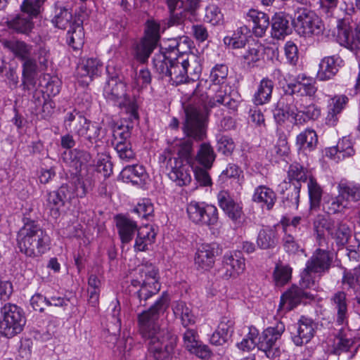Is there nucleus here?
<instances>
[{"label":"nucleus","mask_w":360,"mask_h":360,"mask_svg":"<svg viewBox=\"0 0 360 360\" xmlns=\"http://www.w3.org/2000/svg\"><path fill=\"white\" fill-rule=\"evenodd\" d=\"M202 103H191L185 108V120L182 131L186 139L178 141V157H171L166 160V170L169 178L176 185L183 186L191 181L193 165V141H200L206 137L205 120L212 110H216L215 115L224 117V121L231 122V117L225 118V112L232 114L237 111L239 102L219 89L207 102L201 98Z\"/></svg>","instance_id":"1"},{"label":"nucleus","mask_w":360,"mask_h":360,"mask_svg":"<svg viewBox=\"0 0 360 360\" xmlns=\"http://www.w3.org/2000/svg\"><path fill=\"white\" fill-rule=\"evenodd\" d=\"M170 298L167 292L147 310L139 313L137 316L139 331L147 344L148 355L155 360H168L175 347L176 338L170 333L161 328L158 320L169 307Z\"/></svg>","instance_id":"2"},{"label":"nucleus","mask_w":360,"mask_h":360,"mask_svg":"<svg viewBox=\"0 0 360 360\" xmlns=\"http://www.w3.org/2000/svg\"><path fill=\"white\" fill-rule=\"evenodd\" d=\"M63 128L78 136L82 148H90L103 138L101 124L88 120L75 109L66 113Z\"/></svg>","instance_id":"3"},{"label":"nucleus","mask_w":360,"mask_h":360,"mask_svg":"<svg viewBox=\"0 0 360 360\" xmlns=\"http://www.w3.org/2000/svg\"><path fill=\"white\" fill-rule=\"evenodd\" d=\"M49 244L46 232L37 222L27 219L17 236L20 252L28 257H39L45 253Z\"/></svg>","instance_id":"4"},{"label":"nucleus","mask_w":360,"mask_h":360,"mask_svg":"<svg viewBox=\"0 0 360 360\" xmlns=\"http://www.w3.org/2000/svg\"><path fill=\"white\" fill-rule=\"evenodd\" d=\"M140 280L132 279L131 285L139 289L132 295V301H137L139 306L145 307L148 300L160 290L158 269L151 263L143 264L138 268Z\"/></svg>","instance_id":"5"},{"label":"nucleus","mask_w":360,"mask_h":360,"mask_svg":"<svg viewBox=\"0 0 360 360\" xmlns=\"http://www.w3.org/2000/svg\"><path fill=\"white\" fill-rule=\"evenodd\" d=\"M103 96L120 108H124L132 122L139 120L136 100L127 94V84L117 76L111 77L103 89Z\"/></svg>","instance_id":"6"},{"label":"nucleus","mask_w":360,"mask_h":360,"mask_svg":"<svg viewBox=\"0 0 360 360\" xmlns=\"http://www.w3.org/2000/svg\"><path fill=\"white\" fill-rule=\"evenodd\" d=\"M332 262L333 255L329 251L316 249L306 262L300 284L306 288L315 287L316 279L329 271Z\"/></svg>","instance_id":"7"},{"label":"nucleus","mask_w":360,"mask_h":360,"mask_svg":"<svg viewBox=\"0 0 360 360\" xmlns=\"http://www.w3.org/2000/svg\"><path fill=\"white\" fill-rule=\"evenodd\" d=\"M162 53H155L153 58L155 71L162 79L168 78L172 85L188 82V75L185 69L184 56L170 58Z\"/></svg>","instance_id":"8"},{"label":"nucleus","mask_w":360,"mask_h":360,"mask_svg":"<svg viewBox=\"0 0 360 360\" xmlns=\"http://www.w3.org/2000/svg\"><path fill=\"white\" fill-rule=\"evenodd\" d=\"M314 229L319 236L323 229L334 240L339 248H342L349 241L352 231L349 226L340 220H335L330 217L319 214L314 221Z\"/></svg>","instance_id":"9"},{"label":"nucleus","mask_w":360,"mask_h":360,"mask_svg":"<svg viewBox=\"0 0 360 360\" xmlns=\"http://www.w3.org/2000/svg\"><path fill=\"white\" fill-rule=\"evenodd\" d=\"M0 333L11 338L20 333L26 323L23 309L14 304L7 303L1 308Z\"/></svg>","instance_id":"10"},{"label":"nucleus","mask_w":360,"mask_h":360,"mask_svg":"<svg viewBox=\"0 0 360 360\" xmlns=\"http://www.w3.org/2000/svg\"><path fill=\"white\" fill-rule=\"evenodd\" d=\"M295 27L297 33L304 37L319 35L324 30L321 18L307 8L298 7L295 14Z\"/></svg>","instance_id":"11"},{"label":"nucleus","mask_w":360,"mask_h":360,"mask_svg":"<svg viewBox=\"0 0 360 360\" xmlns=\"http://www.w3.org/2000/svg\"><path fill=\"white\" fill-rule=\"evenodd\" d=\"M186 212L189 219L200 226H214L219 220L217 208L205 202L191 201L187 205Z\"/></svg>","instance_id":"12"},{"label":"nucleus","mask_w":360,"mask_h":360,"mask_svg":"<svg viewBox=\"0 0 360 360\" xmlns=\"http://www.w3.org/2000/svg\"><path fill=\"white\" fill-rule=\"evenodd\" d=\"M284 330V324L278 322L274 326L266 328L259 336L257 347L263 351L268 358L274 359L280 356V339Z\"/></svg>","instance_id":"13"},{"label":"nucleus","mask_w":360,"mask_h":360,"mask_svg":"<svg viewBox=\"0 0 360 360\" xmlns=\"http://www.w3.org/2000/svg\"><path fill=\"white\" fill-rule=\"evenodd\" d=\"M160 25L150 20L147 22V28L144 37L136 44L134 48V58L140 63H146L155 48L158 45L160 39Z\"/></svg>","instance_id":"14"},{"label":"nucleus","mask_w":360,"mask_h":360,"mask_svg":"<svg viewBox=\"0 0 360 360\" xmlns=\"http://www.w3.org/2000/svg\"><path fill=\"white\" fill-rule=\"evenodd\" d=\"M300 285H292L281 295L278 310L289 311L301 303L314 299V295L305 290L311 288Z\"/></svg>","instance_id":"15"},{"label":"nucleus","mask_w":360,"mask_h":360,"mask_svg":"<svg viewBox=\"0 0 360 360\" xmlns=\"http://www.w3.org/2000/svg\"><path fill=\"white\" fill-rule=\"evenodd\" d=\"M217 201L219 207L233 224L237 226H240L243 224L245 217L243 206L234 200L229 192L227 191L219 192Z\"/></svg>","instance_id":"16"},{"label":"nucleus","mask_w":360,"mask_h":360,"mask_svg":"<svg viewBox=\"0 0 360 360\" xmlns=\"http://www.w3.org/2000/svg\"><path fill=\"white\" fill-rule=\"evenodd\" d=\"M223 266L219 270L220 276L229 279L242 274L245 269V258L240 252H229L223 256Z\"/></svg>","instance_id":"17"},{"label":"nucleus","mask_w":360,"mask_h":360,"mask_svg":"<svg viewBox=\"0 0 360 360\" xmlns=\"http://www.w3.org/2000/svg\"><path fill=\"white\" fill-rule=\"evenodd\" d=\"M219 253L220 249L217 243H202L198 245L195 254V264L198 269L210 270L214 264L215 257Z\"/></svg>","instance_id":"18"},{"label":"nucleus","mask_w":360,"mask_h":360,"mask_svg":"<svg viewBox=\"0 0 360 360\" xmlns=\"http://www.w3.org/2000/svg\"><path fill=\"white\" fill-rule=\"evenodd\" d=\"M293 94L292 91L285 92L278 101L276 110L277 112L274 113V117L278 122H284L287 115L291 117L296 124L297 115H300L302 103L295 101Z\"/></svg>","instance_id":"19"},{"label":"nucleus","mask_w":360,"mask_h":360,"mask_svg":"<svg viewBox=\"0 0 360 360\" xmlns=\"http://www.w3.org/2000/svg\"><path fill=\"white\" fill-rule=\"evenodd\" d=\"M170 12L169 26L181 25L185 19L183 11H194L198 6V0H167Z\"/></svg>","instance_id":"20"},{"label":"nucleus","mask_w":360,"mask_h":360,"mask_svg":"<svg viewBox=\"0 0 360 360\" xmlns=\"http://www.w3.org/2000/svg\"><path fill=\"white\" fill-rule=\"evenodd\" d=\"M317 324L313 319L302 316L292 332V340L297 346L308 343L314 336Z\"/></svg>","instance_id":"21"},{"label":"nucleus","mask_w":360,"mask_h":360,"mask_svg":"<svg viewBox=\"0 0 360 360\" xmlns=\"http://www.w3.org/2000/svg\"><path fill=\"white\" fill-rule=\"evenodd\" d=\"M330 304L335 313V323L341 326H347L349 312L346 293L343 291L334 293L330 297Z\"/></svg>","instance_id":"22"},{"label":"nucleus","mask_w":360,"mask_h":360,"mask_svg":"<svg viewBox=\"0 0 360 360\" xmlns=\"http://www.w3.org/2000/svg\"><path fill=\"white\" fill-rule=\"evenodd\" d=\"M103 63L97 58H84L77 68V75L82 78H86L84 82L89 83L94 77L101 75L103 70Z\"/></svg>","instance_id":"23"},{"label":"nucleus","mask_w":360,"mask_h":360,"mask_svg":"<svg viewBox=\"0 0 360 360\" xmlns=\"http://www.w3.org/2000/svg\"><path fill=\"white\" fill-rule=\"evenodd\" d=\"M342 62L337 55L324 57L319 63L316 78L323 82L332 79L339 71Z\"/></svg>","instance_id":"24"},{"label":"nucleus","mask_w":360,"mask_h":360,"mask_svg":"<svg viewBox=\"0 0 360 360\" xmlns=\"http://www.w3.org/2000/svg\"><path fill=\"white\" fill-rule=\"evenodd\" d=\"M115 219L122 243H129L139 229L137 223L125 216L120 214L117 215Z\"/></svg>","instance_id":"25"},{"label":"nucleus","mask_w":360,"mask_h":360,"mask_svg":"<svg viewBox=\"0 0 360 360\" xmlns=\"http://www.w3.org/2000/svg\"><path fill=\"white\" fill-rule=\"evenodd\" d=\"M283 195V203L285 207L297 210L300 202L301 184L284 181L280 184Z\"/></svg>","instance_id":"26"},{"label":"nucleus","mask_w":360,"mask_h":360,"mask_svg":"<svg viewBox=\"0 0 360 360\" xmlns=\"http://www.w3.org/2000/svg\"><path fill=\"white\" fill-rule=\"evenodd\" d=\"M157 233L155 229L150 225L140 227L134 245L135 252H146L155 243Z\"/></svg>","instance_id":"27"},{"label":"nucleus","mask_w":360,"mask_h":360,"mask_svg":"<svg viewBox=\"0 0 360 360\" xmlns=\"http://www.w3.org/2000/svg\"><path fill=\"white\" fill-rule=\"evenodd\" d=\"M22 84L24 90H30L35 84V77L38 71H41L35 58L31 57L22 61Z\"/></svg>","instance_id":"28"},{"label":"nucleus","mask_w":360,"mask_h":360,"mask_svg":"<svg viewBox=\"0 0 360 360\" xmlns=\"http://www.w3.org/2000/svg\"><path fill=\"white\" fill-rule=\"evenodd\" d=\"M354 341L351 337L348 326H342L335 335L332 353L335 355H340L343 352H347L354 346Z\"/></svg>","instance_id":"29"},{"label":"nucleus","mask_w":360,"mask_h":360,"mask_svg":"<svg viewBox=\"0 0 360 360\" xmlns=\"http://www.w3.org/2000/svg\"><path fill=\"white\" fill-rule=\"evenodd\" d=\"M277 200L276 193L266 186H259L255 188L252 195V200L261 205L262 208L271 210Z\"/></svg>","instance_id":"30"},{"label":"nucleus","mask_w":360,"mask_h":360,"mask_svg":"<svg viewBox=\"0 0 360 360\" xmlns=\"http://www.w3.org/2000/svg\"><path fill=\"white\" fill-rule=\"evenodd\" d=\"M339 198H340L349 207L351 202L360 200V185L353 182L341 181L338 186Z\"/></svg>","instance_id":"31"},{"label":"nucleus","mask_w":360,"mask_h":360,"mask_svg":"<svg viewBox=\"0 0 360 360\" xmlns=\"http://www.w3.org/2000/svg\"><path fill=\"white\" fill-rule=\"evenodd\" d=\"M62 158L65 162L75 169H81L82 166L89 161L91 156L89 153L84 149L75 148L63 152Z\"/></svg>","instance_id":"32"},{"label":"nucleus","mask_w":360,"mask_h":360,"mask_svg":"<svg viewBox=\"0 0 360 360\" xmlns=\"http://www.w3.org/2000/svg\"><path fill=\"white\" fill-rule=\"evenodd\" d=\"M3 46L20 61L27 59L32 54V45L28 44L23 41L16 39L4 40Z\"/></svg>","instance_id":"33"},{"label":"nucleus","mask_w":360,"mask_h":360,"mask_svg":"<svg viewBox=\"0 0 360 360\" xmlns=\"http://www.w3.org/2000/svg\"><path fill=\"white\" fill-rule=\"evenodd\" d=\"M250 30L246 25L238 27L231 34L224 38L225 45L233 49H242L248 42Z\"/></svg>","instance_id":"34"},{"label":"nucleus","mask_w":360,"mask_h":360,"mask_svg":"<svg viewBox=\"0 0 360 360\" xmlns=\"http://www.w3.org/2000/svg\"><path fill=\"white\" fill-rule=\"evenodd\" d=\"M290 32L289 17L283 13H276L272 18L271 36L280 39Z\"/></svg>","instance_id":"35"},{"label":"nucleus","mask_w":360,"mask_h":360,"mask_svg":"<svg viewBox=\"0 0 360 360\" xmlns=\"http://www.w3.org/2000/svg\"><path fill=\"white\" fill-rule=\"evenodd\" d=\"M122 178L131 182L134 185L143 186L146 183L148 174L145 168L140 165L126 166L122 171Z\"/></svg>","instance_id":"36"},{"label":"nucleus","mask_w":360,"mask_h":360,"mask_svg":"<svg viewBox=\"0 0 360 360\" xmlns=\"http://www.w3.org/2000/svg\"><path fill=\"white\" fill-rule=\"evenodd\" d=\"M216 154L210 143H202L200 145L193 164L197 163L205 169H210L215 160Z\"/></svg>","instance_id":"37"},{"label":"nucleus","mask_w":360,"mask_h":360,"mask_svg":"<svg viewBox=\"0 0 360 360\" xmlns=\"http://www.w3.org/2000/svg\"><path fill=\"white\" fill-rule=\"evenodd\" d=\"M22 13L18 15L13 19L8 22L10 28L15 30L17 32L27 34L33 28L34 24L32 21V18L37 15H31L27 11L21 9Z\"/></svg>","instance_id":"38"},{"label":"nucleus","mask_w":360,"mask_h":360,"mask_svg":"<svg viewBox=\"0 0 360 360\" xmlns=\"http://www.w3.org/2000/svg\"><path fill=\"white\" fill-rule=\"evenodd\" d=\"M67 41L74 50H79L84 44V32L82 22L74 20L67 33Z\"/></svg>","instance_id":"39"},{"label":"nucleus","mask_w":360,"mask_h":360,"mask_svg":"<svg viewBox=\"0 0 360 360\" xmlns=\"http://www.w3.org/2000/svg\"><path fill=\"white\" fill-rule=\"evenodd\" d=\"M248 17L253 22V32L257 37H262L269 26V18L265 13L252 9Z\"/></svg>","instance_id":"40"},{"label":"nucleus","mask_w":360,"mask_h":360,"mask_svg":"<svg viewBox=\"0 0 360 360\" xmlns=\"http://www.w3.org/2000/svg\"><path fill=\"white\" fill-rule=\"evenodd\" d=\"M274 82L268 77L263 78L255 93L252 101L256 105H264L269 102L274 89Z\"/></svg>","instance_id":"41"},{"label":"nucleus","mask_w":360,"mask_h":360,"mask_svg":"<svg viewBox=\"0 0 360 360\" xmlns=\"http://www.w3.org/2000/svg\"><path fill=\"white\" fill-rule=\"evenodd\" d=\"M172 311L175 317L181 319L184 328L195 323L194 315L186 302L180 300L174 302L172 304Z\"/></svg>","instance_id":"42"},{"label":"nucleus","mask_w":360,"mask_h":360,"mask_svg":"<svg viewBox=\"0 0 360 360\" xmlns=\"http://www.w3.org/2000/svg\"><path fill=\"white\" fill-rule=\"evenodd\" d=\"M318 143V138L314 130L307 129L297 135L296 144L300 150H308L311 151L315 148Z\"/></svg>","instance_id":"43"},{"label":"nucleus","mask_w":360,"mask_h":360,"mask_svg":"<svg viewBox=\"0 0 360 360\" xmlns=\"http://www.w3.org/2000/svg\"><path fill=\"white\" fill-rule=\"evenodd\" d=\"M277 241L276 231L271 228L261 229L257 238V245L262 250L274 248Z\"/></svg>","instance_id":"44"},{"label":"nucleus","mask_w":360,"mask_h":360,"mask_svg":"<svg viewBox=\"0 0 360 360\" xmlns=\"http://www.w3.org/2000/svg\"><path fill=\"white\" fill-rule=\"evenodd\" d=\"M307 182L308 194L311 210H317L321 204L323 189L314 176H310Z\"/></svg>","instance_id":"45"},{"label":"nucleus","mask_w":360,"mask_h":360,"mask_svg":"<svg viewBox=\"0 0 360 360\" xmlns=\"http://www.w3.org/2000/svg\"><path fill=\"white\" fill-rule=\"evenodd\" d=\"M184 65L187 72L188 82L198 79L202 70L200 58L193 54L186 56V58H184Z\"/></svg>","instance_id":"46"},{"label":"nucleus","mask_w":360,"mask_h":360,"mask_svg":"<svg viewBox=\"0 0 360 360\" xmlns=\"http://www.w3.org/2000/svg\"><path fill=\"white\" fill-rule=\"evenodd\" d=\"M312 176L309 171L299 163L290 165L288 172V182L299 183L307 182Z\"/></svg>","instance_id":"47"},{"label":"nucleus","mask_w":360,"mask_h":360,"mask_svg":"<svg viewBox=\"0 0 360 360\" xmlns=\"http://www.w3.org/2000/svg\"><path fill=\"white\" fill-rule=\"evenodd\" d=\"M72 15L65 7L56 6L55 15L52 23L59 29H66L72 24Z\"/></svg>","instance_id":"48"},{"label":"nucleus","mask_w":360,"mask_h":360,"mask_svg":"<svg viewBox=\"0 0 360 360\" xmlns=\"http://www.w3.org/2000/svg\"><path fill=\"white\" fill-rule=\"evenodd\" d=\"M321 115V109L314 104L303 105L300 109V115H297L296 124H302L309 120H316Z\"/></svg>","instance_id":"49"},{"label":"nucleus","mask_w":360,"mask_h":360,"mask_svg":"<svg viewBox=\"0 0 360 360\" xmlns=\"http://www.w3.org/2000/svg\"><path fill=\"white\" fill-rule=\"evenodd\" d=\"M349 206L339 198L338 195L335 197L329 198L324 200L323 203V210L328 214H334L339 212H344Z\"/></svg>","instance_id":"50"},{"label":"nucleus","mask_w":360,"mask_h":360,"mask_svg":"<svg viewBox=\"0 0 360 360\" xmlns=\"http://www.w3.org/2000/svg\"><path fill=\"white\" fill-rule=\"evenodd\" d=\"M64 205L65 204L56 191L47 193L45 206L53 218L57 219L59 217V210L64 206Z\"/></svg>","instance_id":"51"},{"label":"nucleus","mask_w":360,"mask_h":360,"mask_svg":"<svg viewBox=\"0 0 360 360\" xmlns=\"http://www.w3.org/2000/svg\"><path fill=\"white\" fill-rule=\"evenodd\" d=\"M131 129L132 127H129V125H120L115 127L112 131L113 138L112 140V145L113 146H117V143L122 144L129 142V139L130 138L131 134Z\"/></svg>","instance_id":"52"},{"label":"nucleus","mask_w":360,"mask_h":360,"mask_svg":"<svg viewBox=\"0 0 360 360\" xmlns=\"http://www.w3.org/2000/svg\"><path fill=\"white\" fill-rule=\"evenodd\" d=\"M354 31L345 20H339L338 23V39L341 44L350 46Z\"/></svg>","instance_id":"53"},{"label":"nucleus","mask_w":360,"mask_h":360,"mask_svg":"<svg viewBox=\"0 0 360 360\" xmlns=\"http://www.w3.org/2000/svg\"><path fill=\"white\" fill-rule=\"evenodd\" d=\"M229 68L225 64H217L211 70L210 79L214 84H224L226 79Z\"/></svg>","instance_id":"54"},{"label":"nucleus","mask_w":360,"mask_h":360,"mask_svg":"<svg viewBox=\"0 0 360 360\" xmlns=\"http://www.w3.org/2000/svg\"><path fill=\"white\" fill-rule=\"evenodd\" d=\"M224 20V15L220 8L216 5H209L206 7L205 21L212 25H220Z\"/></svg>","instance_id":"55"},{"label":"nucleus","mask_w":360,"mask_h":360,"mask_svg":"<svg viewBox=\"0 0 360 360\" xmlns=\"http://www.w3.org/2000/svg\"><path fill=\"white\" fill-rule=\"evenodd\" d=\"M292 269L288 266L277 264L274 271V278L277 285L285 284L291 278Z\"/></svg>","instance_id":"56"},{"label":"nucleus","mask_w":360,"mask_h":360,"mask_svg":"<svg viewBox=\"0 0 360 360\" xmlns=\"http://www.w3.org/2000/svg\"><path fill=\"white\" fill-rule=\"evenodd\" d=\"M119 158L124 162L133 161L136 158V154L131 148L130 142L117 144L114 146Z\"/></svg>","instance_id":"57"},{"label":"nucleus","mask_w":360,"mask_h":360,"mask_svg":"<svg viewBox=\"0 0 360 360\" xmlns=\"http://www.w3.org/2000/svg\"><path fill=\"white\" fill-rule=\"evenodd\" d=\"M262 46L259 43L248 44V49L243 54V58L248 64L250 65L259 60Z\"/></svg>","instance_id":"58"},{"label":"nucleus","mask_w":360,"mask_h":360,"mask_svg":"<svg viewBox=\"0 0 360 360\" xmlns=\"http://www.w3.org/2000/svg\"><path fill=\"white\" fill-rule=\"evenodd\" d=\"M235 321L230 316H224L221 318L217 330L229 340L231 338L234 331Z\"/></svg>","instance_id":"59"},{"label":"nucleus","mask_w":360,"mask_h":360,"mask_svg":"<svg viewBox=\"0 0 360 360\" xmlns=\"http://www.w3.org/2000/svg\"><path fill=\"white\" fill-rule=\"evenodd\" d=\"M154 212L153 204L150 199H142L133 210V212L136 213L140 217L148 219Z\"/></svg>","instance_id":"60"},{"label":"nucleus","mask_w":360,"mask_h":360,"mask_svg":"<svg viewBox=\"0 0 360 360\" xmlns=\"http://www.w3.org/2000/svg\"><path fill=\"white\" fill-rule=\"evenodd\" d=\"M235 148V143L231 137L219 136L217 137V150L225 155H229Z\"/></svg>","instance_id":"61"},{"label":"nucleus","mask_w":360,"mask_h":360,"mask_svg":"<svg viewBox=\"0 0 360 360\" xmlns=\"http://www.w3.org/2000/svg\"><path fill=\"white\" fill-rule=\"evenodd\" d=\"M199 342L198 335L196 330L187 328L183 333L184 346L188 352L194 349V347Z\"/></svg>","instance_id":"62"},{"label":"nucleus","mask_w":360,"mask_h":360,"mask_svg":"<svg viewBox=\"0 0 360 360\" xmlns=\"http://www.w3.org/2000/svg\"><path fill=\"white\" fill-rule=\"evenodd\" d=\"M342 283L353 289L358 286L360 287V266L355 269L354 272H345Z\"/></svg>","instance_id":"63"},{"label":"nucleus","mask_w":360,"mask_h":360,"mask_svg":"<svg viewBox=\"0 0 360 360\" xmlns=\"http://www.w3.org/2000/svg\"><path fill=\"white\" fill-rule=\"evenodd\" d=\"M46 0H24L20 8L22 11L31 15H38L41 11L42 5Z\"/></svg>","instance_id":"64"}]
</instances>
